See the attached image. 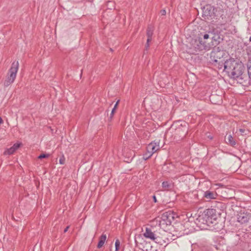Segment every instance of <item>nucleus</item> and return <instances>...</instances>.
Wrapping results in <instances>:
<instances>
[{
    "label": "nucleus",
    "mask_w": 251,
    "mask_h": 251,
    "mask_svg": "<svg viewBox=\"0 0 251 251\" xmlns=\"http://www.w3.org/2000/svg\"><path fill=\"white\" fill-rule=\"evenodd\" d=\"M245 67L243 64L239 63L233 58H230L224 62V69L231 78L236 79L240 83H243L244 78L243 73Z\"/></svg>",
    "instance_id": "obj_1"
},
{
    "label": "nucleus",
    "mask_w": 251,
    "mask_h": 251,
    "mask_svg": "<svg viewBox=\"0 0 251 251\" xmlns=\"http://www.w3.org/2000/svg\"><path fill=\"white\" fill-rule=\"evenodd\" d=\"M19 69V62L18 61H14L12 64L11 67L9 71V75L4 83L6 87L9 86L15 80L17 73Z\"/></svg>",
    "instance_id": "obj_2"
},
{
    "label": "nucleus",
    "mask_w": 251,
    "mask_h": 251,
    "mask_svg": "<svg viewBox=\"0 0 251 251\" xmlns=\"http://www.w3.org/2000/svg\"><path fill=\"white\" fill-rule=\"evenodd\" d=\"M191 48L196 50H208L211 47L207 46L203 41L202 39L200 37H197L191 39L190 42Z\"/></svg>",
    "instance_id": "obj_3"
},
{
    "label": "nucleus",
    "mask_w": 251,
    "mask_h": 251,
    "mask_svg": "<svg viewBox=\"0 0 251 251\" xmlns=\"http://www.w3.org/2000/svg\"><path fill=\"white\" fill-rule=\"evenodd\" d=\"M203 218L206 222V224L208 226L210 224H214L216 223L217 219V216L216 214V210L214 209H207L205 211Z\"/></svg>",
    "instance_id": "obj_4"
},
{
    "label": "nucleus",
    "mask_w": 251,
    "mask_h": 251,
    "mask_svg": "<svg viewBox=\"0 0 251 251\" xmlns=\"http://www.w3.org/2000/svg\"><path fill=\"white\" fill-rule=\"evenodd\" d=\"M172 217L170 214L168 212L164 213L160 218H159L157 221L158 222L159 226L162 229H165L168 226L171 224Z\"/></svg>",
    "instance_id": "obj_5"
},
{
    "label": "nucleus",
    "mask_w": 251,
    "mask_h": 251,
    "mask_svg": "<svg viewBox=\"0 0 251 251\" xmlns=\"http://www.w3.org/2000/svg\"><path fill=\"white\" fill-rule=\"evenodd\" d=\"M214 14V7L211 5L207 4L202 8V16L205 19H209Z\"/></svg>",
    "instance_id": "obj_6"
},
{
    "label": "nucleus",
    "mask_w": 251,
    "mask_h": 251,
    "mask_svg": "<svg viewBox=\"0 0 251 251\" xmlns=\"http://www.w3.org/2000/svg\"><path fill=\"white\" fill-rule=\"evenodd\" d=\"M251 218V215L248 213L240 212L238 214L237 221L241 224H244L249 221Z\"/></svg>",
    "instance_id": "obj_7"
},
{
    "label": "nucleus",
    "mask_w": 251,
    "mask_h": 251,
    "mask_svg": "<svg viewBox=\"0 0 251 251\" xmlns=\"http://www.w3.org/2000/svg\"><path fill=\"white\" fill-rule=\"evenodd\" d=\"M159 149L158 143L151 142L147 147V151L150 152V155H152L153 153L156 152Z\"/></svg>",
    "instance_id": "obj_8"
},
{
    "label": "nucleus",
    "mask_w": 251,
    "mask_h": 251,
    "mask_svg": "<svg viewBox=\"0 0 251 251\" xmlns=\"http://www.w3.org/2000/svg\"><path fill=\"white\" fill-rule=\"evenodd\" d=\"M154 30V27L152 25H149L147 30V35L148 39L147 41V44L146 45V50L149 47V42L151 40L152 36Z\"/></svg>",
    "instance_id": "obj_9"
},
{
    "label": "nucleus",
    "mask_w": 251,
    "mask_h": 251,
    "mask_svg": "<svg viewBox=\"0 0 251 251\" xmlns=\"http://www.w3.org/2000/svg\"><path fill=\"white\" fill-rule=\"evenodd\" d=\"M143 235L146 238L150 239L153 241H155L157 237L150 227H146V231Z\"/></svg>",
    "instance_id": "obj_10"
},
{
    "label": "nucleus",
    "mask_w": 251,
    "mask_h": 251,
    "mask_svg": "<svg viewBox=\"0 0 251 251\" xmlns=\"http://www.w3.org/2000/svg\"><path fill=\"white\" fill-rule=\"evenodd\" d=\"M203 197L207 200L216 199L217 197V194L216 192L210 191H206L204 192Z\"/></svg>",
    "instance_id": "obj_11"
},
{
    "label": "nucleus",
    "mask_w": 251,
    "mask_h": 251,
    "mask_svg": "<svg viewBox=\"0 0 251 251\" xmlns=\"http://www.w3.org/2000/svg\"><path fill=\"white\" fill-rule=\"evenodd\" d=\"M20 146V144L18 143H15L14 145L7 149L6 151H4V154L5 155H10L13 154Z\"/></svg>",
    "instance_id": "obj_12"
},
{
    "label": "nucleus",
    "mask_w": 251,
    "mask_h": 251,
    "mask_svg": "<svg viewBox=\"0 0 251 251\" xmlns=\"http://www.w3.org/2000/svg\"><path fill=\"white\" fill-rule=\"evenodd\" d=\"M224 54V52L223 50H214L212 53V56H213L215 59H218L219 60H221V57L223 56Z\"/></svg>",
    "instance_id": "obj_13"
},
{
    "label": "nucleus",
    "mask_w": 251,
    "mask_h": 251,
    "mask_svg": "<svg viewBox=\"0 0 251 251\" xmlns=\"http://www.w3.org/2000/svg\"><path fill=\"white\" fill-rule=\"evenodd\" d=\"M168 241L169 240L167 237L163 236L162 237L157 236L154 241L159 244L160 245H164L165 244H167Z\"/></svg>",
    "instance_id": "obj_14"
},
{
    "label": "nucleus",
    "mask_w": 251,
    "mask_h": 251,
    "mask_svg": "<svg viewBox=\"0 0 251 251\" xmlns=\"http://www.w3.org/2000/svg\"><path fill=\"white\" fill-rule=\"evenodd\" d=\"M220 40L221 38L218 34H216L213 36L212 37V46L216 47L220 43Z\"/></svg>",
    "instance_id": "obj_15"
},
{
    "label": "nucleus",
    "mask_w": 251,
    "mask_h": 251,
    "mask_svg": "<svg viewBox=\"0 0 251 251\" xmlns=\"http://www.w3.org/2000/svg\"><path fill=\"white\" fill-rule=\"evenodd\" d=\"M106 240V234H102L100 237L99 241V243H98V246H97L98 248L100 249V248H101L103 246Z\"/></svg>",
    "instance_id": "obj_16"
},
{
    "label": "nucleus",
    "mask_w": 251,
    "mask_h": 251,
    "mask_svg": "<svg viewBox=\"0 0 251 251\" xmlns=\"http://www.w3.org/2000/svg\"><path fill=\"white\" fill-rule=\"evenodd\" d=\"M225 139L226 143L232 146H234L236 144V142L231 134L226 136Z\"/></svg>",
    "instance_id": "obj_17"
},
{
    "label": "nucleus",
    "mask_w": 251,
    "mask_h": 251,
    "mask_svg": "<svg viewBox=\"0 0 251 251\" xmlns=\"http://www.w3.org/2000/svg\"><path fill=\"white\" fill-rule=\"evenodd\" d=\"M141 234H136L135 235V242L136 244V249L135 251H136L137 249H140V245L141 244Z\"/></svg>",
    "instance_id": "obj_18"
},
{
    "label": "nucleus",
    "mask_w": 251,
    "mask_h": 251,
    "mask_svg": "<svg viewBox=\"0 0 251 251\" xmlns=\"http://www.w3.org/2000/svg\"><path fill=\"white\" fill-rule=\"evenodd\" d=\"M214 62L216 63L215 65L217 66L219 69H222L223 67L224 68V62H223L222 60L214 59Z\"/></svg>",
    "instance_id": "obj_19"
},
{
    "label": "nucleus",
    "mask_w": 251,
    "mask_h": 251,
    "mask_svg": "<svg viewBox=\"0 0 251 251\" xmlns=\"http://www.w3.org/2000/svg\"><path fill=\"white\" fill-rule=\"evenodd\" d=\"M162 185L164 190H168L171 187V184L168 181H163Z\"/></svg>",
    "instance_id": "obj_20"
},
{
    "label": "nucleus",
    "mask_w": 251,
    "mask_h": 251,
    "mask_svg": "<svg viewBox=\"0 0 251 251\" xmlns=\"http://www.w3.org/2000/svg\"><path fill=\"white\" fill-rule=\"evenodd\" d=\"M115 251H118L120 246V241L119 239H117L115 242Z\"/></svg>",
    "instance_id": "obj_21"
},
{
    "label": "nucleus",
    "mask_w": 251,
    "mask_h": 251,
    "mask_svg": "<svg viewBox=\"0 0 251 251\" xmlns=\"http://www.w3.org/2000/svg\"><path fill=\"white\" fill-rule=\"evenodd\" d=\"M152 155H150V152H148L143 154V158L145 160H147L151 157Z\"/></svg>",
    "instance_id": "obj_22"
},
{
    "label": "nucleus",
    "mask_w": 251,
    "mask_h": 251,
    "mask_svg": "<svg viewBox=\"0 0 251 251\" xmlns=\"http://www.w3.org/2000/svg\"><path fill=\"white\" fill-rule=\"evenodd\" d=\"M49 156V154H40L38 156V158L42 159V158H47Z\"/></svg>",
    "instance_id": "obj_23"
},
{
    "label": "nucleus",
    "mask_w": 251,
    "mask_h": 251,
    "mask_svg": "<svg viewBox=\"0 0 251 251\" xmlns=\"http://www.w3.org/2000/svg\"><path fill=\"white\" fill-rule=\"evenodd\" d=\"M59 163L60 164H64L65 163V158L64 156H63L62 157H61L59 159Z\"/></svg>",
    "instance_id": "obj_24"
},
{
    "label": "nucleus",
    "mask_w": 251,
    "mask_h": 251,
    "mask_svg": "<svg viewBox=\"0 0 251 251\" xmlns=\"http://www.w3.org/2000/svg\"><path fill=\"white\" fill-rule=\"evenodd\" d=\"M248 75L249 78L251 79V66L248 67Z\"/></svg>",
    "instance_id": "obj_25"
},
{
    "label": "nucleus",
    "mask_w": 251,
    "mask_h": 251,
    "mask_svg": "<svg viewBox=\"0 0 251 251\" xmlns=\"http://www.w3.org/2000/svg\"><path fill=\"white\" fill-rule=\"evenodd\" d=\"M116 110V109L115 108H113L112 111H111V114H110V118H112L113 115H114V113L115 112Z\"/></svg>",
    "instance_id": "obj_26"
},
{
    "label": "nucleus",
    "mask_w": 251,
    "mask_h": 251,
    "mask_svg": "<svg viewBox=\"0 0 251 251\" xmlns=\"http://www.w3.org/2000/svg\"><path fill=\"white\" fill-rule=\"evenodd\" d=\"M209 38V35L207 34H205L203 35L204 39H207Z\"/></svg>",
    "instance_id": "obj_27"
},
{
    "label": "nucleus",
    "mask_w": 251,
    "mask_h": 251,
    "mask_svg": "<svg viewBox=\"0 0 251 251\" xmlns=\"http://www.w3.org/2000/svg\"><path fill=\"white\" fill-rule=\"evenodd\" d=\"M119 100H118V101H117V102L115 103V105H114V106L113 108H115V109H116L117 107V105H118V103H119Z\"/></svg>",
    "instance_id": "obj_28"
},
{
    "label": "nucleus",
    "mask_w": 251,
    "mask_h": 251,
    "mask_svg": "<svg viewBox=\"0 0 251 251\" xmlns=\"http://www.w3.org/2000/svg\"><path fill=\"white\" fill-rule=\"evenodd\" d=\"M161 13L162 15H165L166 14V11H165V10H162L161 11Z\"/></svg>",
    "instance_id": "obj_29"
},
{
    "label": "nucleus",
    "mask_w": 251,
    "mask_h": 251,
    "mask_svg": "<svg viewBox=\"0 0 251 251\" xmlns=\"http://www.w3.org/2000/svg\"><path fill=\"white\" fill-rule=\"evenodd\" d=\"M216 97L215 95H211L210 97V100L212 101L214 99V98Z\"/></svg>",
    "instance_id": "obj_30"
},
{
    "label": "nucleus",
    "mask_w": 251,
    "mask_h": 251,
    "mask_svg": "<svg viewBox=\"0 0 251 251\" xmlns=\"http://www.w3.org/2000/svg\"><path fill=\"white\" fill-rule=\"evenodd\" d=\"M69 228V226H67L64 230V232H66L68 231Z\"/></svg>",
    "instance_id": "obj_31"
},
{
    "label": "nucleus",
    "mask_w": 251,
    "mask_h": 251,
    "mask_svg": "<svg viewBox=\"0 0 251 251\" xmlns=\"http://www.w3.org/2000/svg\"><path fill=\"white\" fill-rule=\"evenodd\" d=\"M153 199L154 201L155 202H157V200H156V197L155 196H153Z\"/></svg>",
    "instance_id": "obj_32"
},
{
    "label": "nucleus",
    "mask_w": 251,
    "mask_h": 251,
    "mask_svg": "<svg viewBox=\"0 0 251 251\" xmlns=\"http://www.w3.org/2000/svg\"><path fill=\"white\" fill-rule=\"evenodd\" d=\"M244 130H245L243 129H240V130H239L240 132H241V133H244Z\"/></svg>",
    "instance_id": "obj_33"
},
{
    "label": "nucleus",
    "mask_w": 251,
    "mask_h": 251,
    "mask_svg": "<svg viewBox=\"0 0 251 251\" xmlns=\"http://www.w3.org/2000/svg\"><path fill=\"white\" fill-rule=\"evenodd\" d=\"M2 122H3V120H2V118L0 117V125L1 124H2Z\"/></svg>",
    "instance_id": "obj_34"
},
{
    "label": "nucleus",
    "mask_w": 251,
    "mask_h": 251,
    "mask_svg": "<svg viewBox=\"0 0 251 251\" xmlns=\"http://www.w3.org/2000/svg\"><path fill=\"white\" fill-rule=\"evenodd\" d=\"M209 138H210V139H212V137H211V136H209Z\"/></svg>",
    "instance_id": "obj_35"
}]
</instances>
